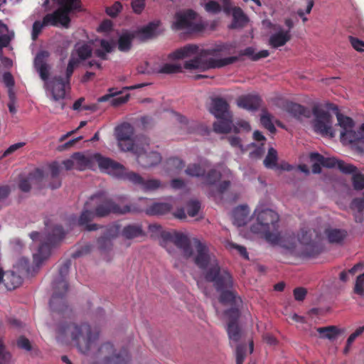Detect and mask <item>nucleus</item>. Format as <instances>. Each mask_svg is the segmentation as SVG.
I'll use <instances>...</instances> for the list:
<instances>
[{
	"label": "nucleus",
	"instance_id": "49",
	"mask_svg": "<svg viewBox=\"0 0 364 364\" xmlns=\"http://www.w3.org/2000/svg\"><path fill=\"white\" fill-rule=\"evenodd\" d=\"M227 247L230 250H236L241 256L247 259H248V254L245 247L235 244L232 242H228L227 243Z\"/></svg>",
	"mask_w": 364,
	"mask_h": 364
},
{
	"label": "nucleus",
	"instance_id": "56",
	"mask_svg": "<svg viewBox=\"0 0 364 364\" xmlns=\"http://www.w3.org/2000/svg\"><path fill=\"white\" fill-rule=\"evenodd\" d=\"M112 23L110 20H105L103 21L99 26V31L108 33L112 31Z\"/></svg>",
	"mask_w": 364,
	"mask_h": 364
},
{
	"label": "nucleus",
	"instance_id": "64",
	"mask_svg": "<svg viewBox=\"0 0 364 364\" xmlns=\"http://www.w3.org/2000/svg\"><path fill=\"white\" fill-rule=\"evenodd\" d=\"M352 205L357 208L358 210H362L364 208V199L363 198H356L353 203Z\"/></svg>",
	"mask_w": 364,
	"mask_h": 364
},
{
	"label": "nucleus",
	"instance_id": "14",
	"mask_svg": "<svg viewBox=\"0 0 364 364\" xmlns=\"http://www.w3.org/2000/svg\"><path fill=\"white\" fill-rule=\"evenodd\" d=\"M310 159L314 162L312 171L314 173L321 172V165L327 168H338L345 173H350L355 170V166L346 164L334 157H324L318 153H311Z\"/></svg>",
	"mask_w": 364,
	"mask_h": 364
},
{
	"label": "nucleus",
	"instance_id": "23",
	"mask_svg": "<svg viewBox=\"0 0 364 364\" xmlns=\"http://www.w3.org/2000/svg\"><path fill=\"white\" fill-rule=\"evenodd\" d=\"M160 21L156 20L150 22L137 31V36L141 39L150 38L159 33Z\"/></svg>",
	"mask_w": 364,
	"mask_h": 364
},
{
	"label": "nucleus",
	"instance_id": "32",
	"mask_svg": "<svg viewBox=\"0 0 364 364\" xmlns=\"http://www.w3.org/2000/svg\"><path fill=\"white\" fill-rule=\"evenodd\" d=\"M213 129L217 133L225 134L230 132L232 129L231 116L218 119L213 124Z\"/></svg>",
	"mask_w": 364,
	"mask_h": 364
},
{
	"label": "nucleus",
	"instance_id": "42",
	"mask_svg": "<svg viewBox=\"0 0 364 364\" xmlns=\"http://www.w3.org/2000/svg\"><path fill=\"white\" fill-rule=\"evenodd\" d=\"M363 332H364V326H360L358 328H356V330L350 335V336L348 337L347 342H346V346L344 348V353H347L349 351L351 345L353 344V343L355 341V340L358 337H359L360 335H362Z\"/></svg>",
	"mask_w": 364,
	"mask_h": 364
},
{
	"label": "nucleus",
	"instance_id": "27",
	"mask_svg": "<svg viewBox=\"0 0 364 364\" xmlns=\"http://www.w3.org/2000/svg\"><path fill=\"white\" fill-rule=\"evenodd\" d=\"M14 37V31H9L6 25L0 21V58H1L2 48L9 46Z\"/></svg>",
	"mask_w": 364,
	"mask_h": 364
},
{
	"label": "nucleus",
	"instance_id": "34",
	"mask_svg": "<svg viewBox=\"0 0 364 364\" xmlns=\"http://www.w3.org/2000/svg\"><path fill=\"white\" fill-rule=\"evenodd\" d=\"M328 240L331 243H340L346 236V232L343 230L330 228L326 230Z\"/></svg>",
	"mask_w": 364,
	"mask_h": 364
},
{
	"label": "nucleus",
	"instance_id": "25",
	"mask_svg": "<svg viewBox=\"0 0 364 364\" xmlns=\"http://www.w3.org/2000/svg\"><path fill=\"white\" fill-rule=\"evenodd\" d=\"M231 12L232 15V22L230 27L232 28H241L245 26L248 21V18L241 8L234 6Z\"/></svg>",
	"mask_w": 364,
	"mask_h": 364
},
{
	"label": "nucleus",
	"instance_id": "28",
	"mask_svg": "<svg viewBox=\"0 0 364 364\" xmlns=\"http://www.w3.org/2000/svg\"><path fill=\"white\" fill-rule=\"evenodd\" d=\"M109 94H107V95H105L100 97L98 99V102H106V101H108L110 98H112L111 104L114 106H118L119 105H122V104L127 102V100L129 97V94H127L124 96H119V97H114L115 95H117L119 92H114L113 89H109Z\"/></svg>",
	"mask_w": 364,
	"mask_h": 364
},
{
	"label": "nucleus",
	"instance_id": "41",
	"mask_svg": "<svg viewBox=\"0 0 364 364\" xmlns=\"http://www.w3.org/2000/svg\"><path fill=\"white\" fill-rule=\"evenodd\" d=\"M277 161V152L273 148H269L267 156H266L264 164L267 168H272L276 166Z\"/></svg>",
	"mask_w": 364,
	"mask_h": 364
},
{
	"label": "nucleus",
	"instance_id": "37",
	"mask_svg": "<svg viewBox=\"0 0 364 364\" xmlns=\"http://www.w3.org/2000/svg\"><path fill=\"white\" fill-rule=\"evenodd\" d=\"M122 235L128 239H132L142 235V230L139 225H131L125 227Z\"/></svg>",
	"mask_w": 364,
	"mask_h": 364
},
{
	"label": "nucleus",
	"instance_id": "11",
	"mask_svg": "<svg viewBox=\"0 0 364 364\" xmlns=\"http://www.w3.org/2000/svg\"><path fill=\"white\" fill-rule=\"evenodd\" d=\"M338 125L341 128L340 138L343 144H351L357 141L364 142V124L357 129L353 120L338 111L336 112Z\"/></svg>",
	"mask_w": 364,
	"mask_h": 364
},
{
	"label": "nucleus",
	"instance_id": "15",
	"mask_svg": "<svg viewBox=\"0 0 364 364\" xmlns=\"http://www.w3.org/2000/svg\"><path fill=\"white\" fill-rule=\"evenodd\" d=\"M313 113L314 119L312 126L314 132L323 136L333 137L335 136L333 122L328 112L320 108H314Z\"/></svg>",
	"mask_w": 364,
	"mask_h": 364
},
{
	"label": "nucleus",
	"instance_id": "35",
	"mask_svg": "<svg viewBox=\"0 0 364 364\" xmlns=\"http://www.w3.org/2000/svg\"><path fill=\"white\" fill-rule=\"evenodd\" d=\"M95 43L96 46L98 44L100 46V48L97 49L95 53L101 59H105L106 54L110 53L114 46L113 41L100 40L96 41Z\"/></svg>",
	"mask_w": 364,
	"mask_h": 364
},
{
	"label": "nucleus",
	"instance_id": "10",
	"mask_svg": "<svg viewBox=\"0 0 364 364\" xmlns=\"http://www.w3.org/2000/svg\"><path fill=\"white\" fill-rule=\"evenodd\" d=\"M64 234L62 228L58 225L52 229V234L38 232H33L30 234L33 240V248L37 249L36 252L33 253V260L36 264H41L50 256L52 245L61 240Z\"/></svg>",
	"mask_w": 364,
	"mask_h": 364
},
{
	"label": "nucleus",
	"instance_id": "16",
	"mask_svg": "<svg viewBox=\"0 0 364 364\" xmlns=\"http://www.w3.org/2000/svg\"><path fill=\"white\" fill-rule=\"evenodd\" d=\"M117 178H123L139 186L144 191L150 192L156 191L163 186V183L158 179L151 178L144 180L140 175L134 172H128L124 167V173Z\"/></svg>",
	"mask_w": 364,
	"mask_h": 364
},
{
	"label": "nucleus",
	"instance_id": "31",
	"mask_svg": "<svg viewBox=\"0 0 364 364\" xmlns=\"http://www.w3.org/2000/svg\"><path fill=\"white\" fill-rule=\"evenodd\" d=\"M184 167L183 161L178 158H171L166 161V171L168 175L178 174Z\"/></svg>",
	"mask_w": 364,
	"mask_h": 364
},
{
	"label": "nucleus",
	"instance_id": "58",
	"mask_svg": "<svg viewBox=\"0 0 364 364\" xmlns=\"http://www.w3.org/2000/svg\"><path fill=\"white\" fill-rule=\"evenodd\" d=\"M25 145V143L24 142H18L16 144H12L4 152V156H6L14 152H15L16 151H17L18 149H21V147H23V146Z\"/></svg>",
	"mask_w": 364,
	"mask_h": 364
},
{
	"label": "nucleus",
	"instance_id": "36",
	"mask_svg": "<svg viewBox=\"0 0 364 364\" xmlns=\"http://www.w3.org/2000/svg\"><path fill=\"white\" fill-rule=\"evenodd\" d=\"M134 38V34L129 31H124L119 38V49L122 51L128 50L132 44V40Z\"/></svg>",
	"mask_w": 364,
	"mask_h": 364
},
{
	"label": "nucleus",
	"instance_id": "5",
	"mask_svg": "<svg viewBox=\"0 0 364 364\" xmlns=\"http://www.w3.org/2000/svg\"><path fill=\"white\" fill-rule=\"evenodd\" d=\"M63 164L66 170L75 168L83 171L87 168L93 169L98 165L100 170L113 177H121L124 173V166L112 159L102 156L98 153L73 154L70 158L63 161Z\"/></svg>",
	"mask_w": 364,
	"mask_h": 364
},
{
	"label": "nucleus",
	"instance_id": "60",
	"mask_svg": "<svg viewBox=\"0 0 364 364\" xmlns=\"http://www.w3.org/2000/svg\"><path fill=\"white\" fill-rule=\"evenodd\" d=\"M222 1V9L223 11L229 15L231 13L232 9L234 7L232 5L231 0H221Z\"/></svg>",
	"mask_w": 364,
	"mask_h": 364
},
{
	"label": "nucleus",
	"instance_id": "12",
	"mask_svg": "<svg viewBox=\"0 0 364 364\" xmlns=\"http://www.w3.org/2000/svg\"><path fill=\"white\" fill-rule=\"evenodd\" d=\"M70 263H65L59 270L60 279L53 282L54 292L50 301V306L53 311L63 312L67 308L63 296L68 290L65 276L68 273Z\"/></svg>",
	"mask_w": 364,
	"mask_h": 364
},
{
	"label": "nucleus",
	"instance_id": "33",
	"mask_svg": "<svg viewBox=\"0 0 364 364\" xmlns=\"http://www.w3.org/2000/svg\"><path fill=\"white\" fill-rule=\"evenodd\" d=\"M119 232V228L117 225L111 226L107 229L105 236L99 240L100 247L104 250L109 247L111 245V238L116 237Z\"/></svg>",
	"mask_w": 364,
	"mask_h": 364
},
{
	"label": "nucleus",
	"instance_id": "29",
	"mask_svg": "<svg viewBox=\"0 0 364 364\" xmlns=\"http://www.w3.org/2000/svg\"><path fill=\"white\" fill-rule=\"evenodd\" d=\"M3 282L7 289L11 290L21 284L22 279L14 272H8L4 273Z\"/></svg>",
	"mask_w": 364,
	"mask_h": 364
},
{
	"label": "nucleus",
	"instance_id": "63",
	"mask_svg": "<svg viewBox=\"0 0 364 364\" xmlns=\"http://www.w3.org/2000/svg\"><path fill=\"white\" fill-rule=\"evenodd\" d=\"M184 185H185L184 181L181 179L176 178V179H173L171 181V186L173 189H181L184 186Z\"/></svg>",
	"mask_w": 364,
	"mask_h": 364
},
{
	"label": "nucleus",
	"instance_id": "7",
	"mask_svg": "<svg viewBox=\"0 0 364 364\" xmlns=\"http://www.w3.org/2000/svg\"><path fill=\"white\" fill-rule=\"evenodd\" d=\"M48 56L49 53L47 51L39 52L35 58L34 65L41 78L44 81L46 96L53 102L58 104L62 109L65 106L63 100L66 91L70 89V77L66 75L65 80L61 77L48 79L50 70V67L46 63Z\"/></svg>",
	"mask_w": 364,
	"mask_h": 364
},
{
	"label": "nucleus",
	"instance_id": "22",
	"mask_svg": "<svg viewBox=\"0 0 364 364\" xmlns=\"http://www.w3.org/2000/svg\"><path fill=\"white\" fill-rule=\"evenodd\" d=\"M44 176L43 172L41 169L37 168L33 172L30 173L26 178L21 180L19 183V188L24 192L30 190L31 186L43 179Z\"/></svg>",
	"mask_w": 364,
	"mask_h": 364
},
{
	"label": "nucleus",
	"instance_id": "52",
	"mask_svg": "<svg viewBox=\"0 0 364 364\" xmlns=\"http://www.w3.org/2000/svg\"><path fill=\"white\" fill-rule=\"evenodd\" d=\"M122 6L119 2H115L112 6L107 8L106 11L110 16H115L121 11Z\"/></svg>",
	"mask_w": 364,
	"mask_h": 364
},
{
	"label": "nucleus",
	"instance_id": "48",
	"mask_svg": "<svg viewBox=\"0 0 364 364\" xmlns=\"http://www.w3.org/2000/svg\"><path fill=\"white\" fill-rule=\"evenodd\" d=\"M200 208V204L199 201L193 200L187 203V212L189 216H196Z\"/></svg>",
	"mask_w": 364,
	"mask_h": 364
},
{
	"label": "nucleus",
	"instance_id": "45",
	"mask_svg": "<svg viewBox=\"0 0 364 364\" xmlns=\"http://www.w3.org/2000/svg\"><path fill=\"white\" fill-rule=\"evenodd\" d=\"M228 140L232 148L235 149L237 154H242L245 149L241 143V140L237 136H228Z\"/></svg>",
	"mask_w": 364,
	"mask_h": 364
},
{
	"label": "nucleus",
	"instance_id": "6",
	"mask_svg": "<svg viewBox=\"0 0 364 364\" xmlns=\"http://www.w3.org/2000/svg\"><path fill=\"white\" fill-rule=\"evenodd\" d=\"M114 136L119 149L122 151H129L134 154L136 162L141 167L149 168L160 163L161 158L158 154L154 155V160L151 162L147 161L144 156L139 154V146L141 144H147L148 138L144 136H136L134 129L130 124L124 122L116 127Z\"/></svg>",
	"mask_w": 364,
	"mask_h": 364
},
{
	"label": "nucleus",
	"instance_id": "20",
	"mask_svg": "<svg viewBox=\"0 0 364 364\" xmlns=\"http://www.w3.org/2000/svg\"><path fill=\"white\" fill-rule=\"evenodd\" d=\"M209 109L217 119L231 116L228 110V104L225 100L220 97L212 99Z\"/></svg>",
	"mask_w": 364,
	"mask_h": 364
},
{
	"label": "nucleus",
	"instance_id": "38",
	"mask_svg": "<svg viewBox=\"0 0 364 364\" xmlns=\"http://www.w3.org/2000/svg\"><path fill=\"white\" fill-rule=\"evenodd\" d=\"M350 173H353L352 181L353 188L357 191L364 190V173L358 171L356 168Z\"/></svg>",
	"mask_w": 364,
	"mask_h": 364
},
{
	"label": "nucleus",
	"instance_id": "43",
	"mask_svg": "<svg viewBox=\"0 0 364 364\" xmlns=\"http://www.w3.org/2000/svg\"><path fill=\"white\" fill-rule=\"evenodd\" d=\"M11 355L6 350L3 340L0 338V364H10Z\"/></svg>",
	"mask_w": 364,
	"mask_h": 364
},
{
	"label": "nucleus",
	"instance_id": "13",
	"mask_svg": "<svg viewBox=\"0 0 364 364\" xmlns=\"http://www.w3.org/2000/svg\"><path fill=\"white\" fill-rule=\"evenodd\" d=\"M204 26V24L198 17L197 14L191 10L176 12L172 23V28L173 30H183L188 32L200 31Z\"/></svg>",
	"mask_w": 364,
	"mask_h": 364
},
{
	"label": "nucleus",
	"instance_id": "47",
	"mask_svg": "<svg viewBox=\"0 0 364 364\" xmlns=\"http://www.w3.org/2000/svg\"><path fill=\"white\" fill-rule=\"evenodd\" d=\"M204 9L208 13L218 14L223 9L220 4L215 1H210L204 4Z\"/></svg>",
	"mask_w": 364,
	"mask_h": 364
},
{
	"label": "nucleus",
	"instance_id": "61",
	"mask_svg": "<svg viewBox=\"0 0 364 364\" xmlns=\"http://www.w3.org/2000/svg\"><path fill=\"white\" fill-rule=\"evenodd\" d=\"M240 129H243L245 131L250 130V125L249 123L245 120H240L237 123V126L235 127L234 130L235 132H239Z\"/></svg>",
	"mask_w": 364,
	"mask_h": 364
},
{
	"label": "nucleus",
	"instance_id": "44",
	"mask_svg": "<svg viewBox=\"0 0 364 364\" xmlns=\"http://www.w3.org/2000/svg\"><path fill=\"white\" fill-rule=\"evenodd\" d=\"M149 139H147V144H141L140 146H139V151H140V155H142V156H144L146 159L149 161H152L154 160V154H158L160 158L161 159V156L160 155V154H159L158 152L156 151H150L148 153V150H149ZM161 161V160L160 161V162Z\"/></svg>",
	"mask_w": 364,
	"mask_h": 364
},
{
	"label": "nucleus",
	"instance_id": "3",
	"mask_svg": "<svg viewBox=\"0 0 364 364\" xmlns=\"http://www.w3.org/2000/svg\"><path fill=\"white\" fill-rule=\"evenodd\" d=\"M56 338L62 343L72 341L79 351L91 357V364H129L131 360L127 348L117 349L110 342L99 345V331L87 323L60 325Z\"/></svg>",
	"mask_w": 364,
	"mask_h": 364
},
{
	"label": "nucleus",
	"instance_id": "57",
	"mask_svg": "<svg viewBox=\"0 0 364 364\" xmlns=\"http://www.w3.org/2000/svg\"><path fill=\"white\" fill-rule=\"evenodd\" d=\"M244 359V348L241 346H238L236 348V364H242Z\"/></svg>",
	"mask_w": 364,
	"mask_h": 364
},
{
	"label": "nucleus",
	"instance_id": "1",
	"mask_svg": "<svg viewBox=\"0 0 364 364\" xmlns=\"http://www.w3.org/2000/svg\"><path fill=\"white\" fill-rule=\"evenodd\" d=\"M162 245L172 254V245L179 248L184 257L191 258L195 264L203 270L205 279L213 282L218 291L221 292L220 301L223 303H237L234 292L230 289L232 286V279L230 273L225 269H220L215 256L211 253L205 243L198 239L190 245L187 234L180 232H166Z\"/></svg>",
	"mask_w": 364,
	"mask_h": 364
},
{
	"label": "nucleus",
	"instance_id": "17",
	"mask_svg": "<svg viewBox=\"0 0 364 364\" xmlns=\"http://www.w3.org/2000/svg\"><path fill=\"white\" fill-rule=\"evenodd\" d=\"M91 53L92 48L89 43L79 42L75 45L66 69L68 77H70L75 68L78 65L80 61L88 58L91 55Z\"/></svg>",
	"mask_w": 364,
	"mask_h": 364
},
{
	"label": "nucleus",
	"instance_id": "8",
	"mask_svg": "<svg viewBox=\"0 0 364 364\" xmlns=\"http://www.w3.org/2000/svg\"><path fill=\"white\" fill-rule=\"evenodd\" d=\"M131 211L132 209L128 205L119 207L105 196L102 194L95 195L86 202L80 218L75 219L74 223H77L80 226H84L87 230H95L97 229V225L89 223L95 216L103 217L111 213L124 214Z\"/></svg>",
	"mask_w": 364,
	"mask_h": 364
},
{
	"label": "nucleus",
	"instance_id": "21",
	"mask_svg": "<svg viewBox=\"0 0 364 364\" xmlns=\"http://www.w3.org/2000/svg\"><path fill=\"white\" fill-rule=\"evenodd\" d=\"M260 102L261 100L258 95H247L240 97L237 101V105L247 110H255L259 107Z\"/></svg>",
	"mask_w": 364,
	"mask_h": 364
},
{
	"label": "nucleus",
	"instance_id": "62",
	"mask_svg": "<svg viewBox=\"0 0 364 364\" xmlns=\"http://www.w3.org/2000/svg\"><path fill=\"white\" fill-rule=\"evenodd\" d=\"M50 171L53 178L56 177L60 172V166L57 162L52 163L50 166Z\"/></svg>",
	"mask_w": 364,
	"mask_h": 364
},
{
	"label": "nucleus",
	"instance_id": "4",
	"mask_svg": "<svg viewBox=\"0 0 364 364\" xmlns=\"http://www.w3.org/2000/svg\"><path fill=\"white\" fill-rule=\"evenodd\" d=\"M224 46L204 49L196 45H187L169 55L173 60L189 58L184 63V68L189 70L205 71L220 68L235 63L237 57H223Z\"/></svg>",
	"mask_w": 364,
	"mask_h": 364
},
{
	"label": "nucleus",
	"instance_id": "19",
	"mask_svg": "<svg viewBox=\"0 0 364 364\" xmlns=\"http://www.w3.org/2000/svg\"><path fill=\"white\" fill-rule=\"evenodd\" d=\"M272 29L269 43L272 48H277L283 46L291 40V34L289 31H285V28L281 25H272Z\"/></svg>",
	"mask_w": 364,
	"mask_h": 364
},
{
	"label": "nucleus",
	"instance_id": "40",
	"mask_svg": "<svg viewBox=\"0 0 364 364\" xmlns=\"http://www.w3.org/2000/svg\"><path fill=\"white\" fill-rule=\"evenodd\" d=\"M260 122L263 127L268 129L271 133H274L276 130L272 122V115L266 111H264L260 117Z\"/></svg>",
	"mask_w": 364,
	"mask_h": 364
},
{
	"label": "nucleus",
	"instance_id": "46",
	"mask_svg": "<svg viewBox=\"0 0 364 364\" xmlns=\"http://www.w3.org/2000/svg\"><path fill=\"white\" fill-rule=\"evenodd\" d=\"M287 110L294 116H299L304 114L305 108L299 104L288 102Z\"/></svg>",
	"mask_w": 364,
	"mask_h": 364
},
{
	"label": "nucleus",
	"instance_id": "26",
	"mask_svg": "<svg viewBox=\"0 0 364 364\" xmlns=\"http://www.w3.org/2000/svg\"><path fill=\"white\" fill-rule=\"evenodd\" d=\"M317 332L321 335V338L328 340H335L339 335L345 332L343 328H339L335 326L318 328Z\"/></svg>",
	"mask_w": 364,
	"mask_h": 364
},
{
	"label": "nucleus",
	"instance_id": "59",
	"mask_svg": "<svg viewBox=\"0 0 364 364\" xmlns=\"http://www.w3.org/2000/svg\"><path fill=\"white\" fill-rule=\"evenodd\" d=\"M3 82L8 88H12L14 86V79L9 73H5L2 77Z\"/></svg>",
	"mask_w": 364,
	"mask_h": 364
},
{
	"label": "nucleus",
	"instance_id": "30",
	"mask_svg": "<svg viewBox=\"0 0 364 364\" xmlns=\"http://www.w3.org/2000/svg\"><path fill=\"white\" fill-rule=\"evenodd\" d=\"M171 207L168 202L154 203L146 208V213L148 215H161L168 213Z\"/></svg>",
	"mask_w": 364,
	"mask_h": 364
},
{
	"label": "nucleus",
	"instance_id": "39",
	"mask_svg": "<svg viewBox=\"0 0 364 364\" xmlns=\"http://www.w3.org/2000/svg\"><path fill=\"white\" fill-rule=\"evenodd\" d=\"M183 67L179 63H165L158 70L161 73H176L182 71Z\"/></svg>",
	"mask_w": 364,
	"mask_h": 364
},
{
	"label": "nucleus",
	"instance_id": "50",
	"mask_svg": "<svg viewBox=\"0 0 364 364\" xmlns=\"http://www.w3.org/2000/svg\"><path fill=\"white\" fill-rule=\"evenodd\" d=\"M354 291L359 295L363 294V293H364V273L359 275L357 277L355 287H354Z\"/></svg>",
	"mask_w": 364,
	"mask_h": 364
},
{
	"label": "nucleus",
	"instance_id": "24",
	"mask_svg": "<svg viewBox=\"0 0 364 364\" xmlns=\"http://www.w3.org/2000/svg\"><path fill=\"white\" fill-rule=\"evenodd\" d=\"M250 210L247 205L237 207L232 213L233 223L237 227L245 225L249 219Z\"/></svg>",
	"mask_w": 364,
	"mask_h": 364
},
{
	"label": "nucleus",
	"instance_id": "18",
	"mask_svg": "<svg viewBox=\"0 0 364 364\" xmlns=\"http://www.w3.org/2000/svg\"><path fill=\"white\" fill-rule=\"evenodd\" d=\"M239 316V311L236 308H232L225 312V316L228 319L227 331L231 342H237L241 336V331L237 322Z\"/></svg>",
	"mask_w": 364,
	"mask_h": 364
},
{
	"label": "nucleus",
	"instance_id": "51",
	"mask_svg": "<svg viewBox=\"0 0 364 364\" xmlns=\"http://www.w3.org/2000/svg\"><path fill=\"white\" fill-rule=\"evenodd\" d=\"M131 5L133 11L139 14L145 7V0H132Z\"/></svg>",
	"mask_w": 364,
	"mask_h": 364
},
{
	"label": "nucleus",
	"instance_id": "9",
	"mask_svg": "<svg viewBox=\"0 0 364 364\" xmlns=\"http://www.w3.org/2000/svg\"><path fill=\"white\" fill-rule=\"evenodd\" d=\"M185 171L190 176L204 178L206 184L215 188V193H210L212 196L216 193L221 194L227 190L232 178V172L229 168L223 165L210 168V165L207 161L190 164Z\"/></svg>",
	"mask_w": 364,
	"mask_h": 364
},
{
	"label": "nucleus",
	"instance_id": "55",
	"mask_svg": "<svg viewBox=\"0 0 364 364\" xmlns=\"http://www.w3.org/2000/svg\"><path fill=\"white\" fill-rule=\"evenodd\" d=\"M306 295V290L302 287H298L294 290V296L295 300L301 301H303Z\"/></svg>",
	"mask_w": 364,
	"mask_h": 364
},
{
	"label": "nucleus",
	"instance_id": "54",
	"mask_svg": "<svg viewBox=\"0 0 364 364\" xmlns=\"http://www.w3.org/2000/svg\"><path fill=\"white\" fill-rule=\"evenodd\" d=\"M350 42L353 47L358 51H363L364 50V42L359 40L357 38L350 37Z\"/></svg>",
	"mask_w": 364,
	"mask_h": 364
},
{
	"label": "nucleus",
	"instance_id": "2",
	"mask_svg": "<svg viewBox=\"0 0 364 364\" xmlns=\"http://www.w3.org/2000/svg\"><path fill=\"white\" fill-rule=\"evenodd\" d=\"M279 215L272 209L259 205L254 212L250 229L273 245H281L301 257H314L321 252V235L315 230L301 229L297 236H281Z\"/></svg>",
	"mask_w": 364,
	"mask_h": 364
},
{
	"label": "nucleus",
	"instance_id": "53",
	"mask_svg": "<svg viewBox=\"0 0 364 364\" xmlns=\"http://www.w3.org/2000/svg\"><path fill=\"white\" fill-rule=\"evenodd\" d=\"M17 346L18 348L26 350L27 351L31 350V346L30 341L25 337H20L17 341Z\"/></svg>",
	"mask_w": 364,
	"mask_h": 364
}]
</instances>
